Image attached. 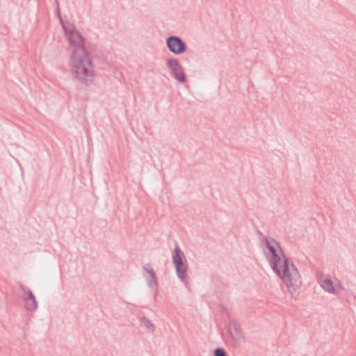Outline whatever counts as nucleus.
Wrapping results in <instances>:
<instances>
[{
    "instance_id": "f257e3e1",
    "label": "nucleus",
    "mask_w": 356,
    "mask_h": 356,
    "mask_svg": "<svg viewBox=\"0 0 356 356\" xmlns=\"http://www.w3.org/2000/svg\"><path fill=\"white\" fill-rule=\"evenodd\" d=\"M264 254L270 266L287 287L289 292L295 295L302 285L300 274L293 262L287 258L280 244L271 236L261 241Z\"/></svg>"
},
{
    "instance_id": "f03ea898",
    "label": "nucleus",
    "mask_w": 356,
    "mask_h": 356,
    "mask_svg": "<svg viewBox=\"0 0 356 356\" xmlns=\"http://www.w3.org/2000/svg\"><path fill=\"white\" fill-rule=\"evenodd\" d=\"M70 66L74 78L86 86L92 84L95 77L94 66L86 49L72 51Z\"/></svg>"
},
{
    "instance_id": "7ed1b4c3",
    "label": "nucleus",
    "mask_w": 356,
    "mask_h": 356,
    "mask_svg": "<svg viewBox=\"0 0 356 356\" xmlns=\"http://www.w3.org/2000/svg\"><path fill=\"white\" fill-rule=\"evenodd\" d=\"M172 259L177 277L180 281L185 282L188 270V264L184 253L179 246H177L172 251Z\"/></svg>"
},
{
    "instance_id": "20e7f679",
    "label": "nucleus",
    "mask_w": 356,
    "mask_h": 356,
    "mask_svg": "<svg viewBox=\"0 0 356 356\" xmlns=\"http://www.w3.org/2000/svg\"><path fill=\"white\" fill-rule=\"evenodd\" d=\"M60 22L64 30L67 40L70 44L74 47L73 50H76L79 48L86 49L83 46L85 39L76 30L74 25L70 22L65 23L60 17Z\"/></svg>"
},
{
    "instance_id": "39448f33",
    "label": "nucleus",
    "mask_w": 356,
    "mask_h": 356,
    "mask_svg": "<svg viewBox=\"0 0 356 356\" xmlns=\"http://www.w3.org/2000/svg\"><path fill=\"white\" fill-rule=\"evenodd\" d=\"M227 341L234 347L239 346L245 341L240 326L235 323L230 325L229 327Z\"/></svg>"
},
{
    "instance_id": "423d86ee",
    "label": "nucleus",
    "mask_w": 356,
    "mask_h": 356,
    "mask_svg": "<svg viewBox=\"0 0 356 356\" xmlns=\"http://www.w3.org/2000/svg\"><path fill=\"white\" fill-rule=\"evenodd\" d=\"M19 288L23 292L22 296L25 304V308L29 312H35L38 308V303L32 291L23 284H19Z\"/></svg>"
},
{
    "instance_id": "0eeeda50",
    "label": "nucleus",
    "mask_w": 356,
    "mask_h": 356,
    "mask_svg": "<svg viewBox=\"0 0 356 356\" xmlns=\"http://www.w3.org/2000/svg\"><path fill=\"white\" fill-rule=\"evenodd\" d=\"M167 67L170 70L172 76L181 83L186 81V74L184 68L176 58H170L167 60Z\"/></svg>"
},
{
    "instance_id": "6e6552de",
    "label": "nucleus",
    "mask_w": 356,
    "mask_h": 356,
    "mask_svg": "<svg viewBox=\"0 0 356 356\" xmlns=\"http://www.w3.org/2000/svg\"><path fill=\"white\" fill-rule=\"evenodd\" d=\"M166 46L172 53L181 54L186 50V44L181 38L176 35L169 36L166 39Z\"/></svg>"
},
{
    "instance_id": "1a4fd4ad",
    "label": "nucleus",
    "mask_w": 356,
    "mask_h": 356,
    "mask_svg": "<svg viewBox=\"0 0 356 356\" xmlns=\"http://www.w3.org/2000/svg\"><path fill=\"white\" fill-rule=\"evenodd\" d=\"M318 283L325 291L332 294L338 293L343 289L339 282L334 284L331 279L324 275L319 277Z\"/></svg>"
},
{
    "instance_id": "9d476101",
    "label": "nucleus",
    "mask_w": 356,
    "mask_h": 356,
    "mask_svg": "<svg viewBox=\"0 0 356 356\" xmlns=\"http://www.w3.org/2000/svg\"><path fill=\"white\" fill-rule=\"evenodd\" d=\"M143 276L149 286L152 287L156 284V273L151 265L146 264L143 266Z\"/></svg>"
},
{
    "instance_id": "9b49d317",
    "label": "nucleus",
    "mask_w": 356,
    "mask_h": 356,
    "mask_svg": "<svg viewBox=\"0 0 356 356\" xmlns=\"http://www.w3.org/2000/svg\"><path fill=\"white\" fill-rule=\"evenodd\" d=\"M140 321L142 325H143L147 331L150 332H153L154 331L155 327L154 323L149 320L145 316H142L140 318Z\"/></svg>"
},
{
    "instance_id": "f8f14e48",
    "label": "nucleus",
    "mask_w": 356,
    "mask_h": 356,
    "mask_svg": "<svg viewBox=\"0 0 356 356\" xmlns=\"http://www.w3.org/2000/svg\"><path fill=\"white\" fill-rule=\"evenodd\" d=\"M214 356H227V353L224 349L218 348L214 350Z\"/></svg>"
},
{
    "instance_id": "ddd939ff",
    "label": "nucleus",
    "mask_w": 356,
    "mask_h": 356,
    "mask_svg": "<svg viewBox=\"0 0 356 356\" xmlns=\"http://www.w3.org/2000/svg\"><path fill=\"white\" fill-rule=\"evenodd\" d=\"M258 234H260V235L262 234L261 232H258Z\"/></svg>"
}]
</instances>
